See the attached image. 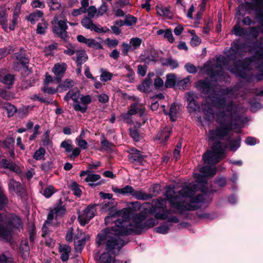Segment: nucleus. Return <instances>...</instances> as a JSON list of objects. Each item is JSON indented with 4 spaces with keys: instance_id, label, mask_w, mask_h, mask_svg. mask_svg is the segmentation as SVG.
<instances>
[{
    "instance_id": "c03bdc74",
    "label": "nucleus",
    "mask_w": 263,
    "mask_h": 263,
    "mask_svg": "<svg viewBox=\"0 0 263 263\" xmlns=\"http://www.w3.org/2000/svg\"><path fill=\"white\" fill-rule=\"evenodd\" d=\"M71 189L75 195L78 197H80L81 195L82 191L79 187V184L77 182H73L71 183Z\"/></svg>"
},
{
    "instance_id": "4468645a",
    "label": "nucleus",
    "mask_w": 263,
    "mask_h": 263,
    "mask_svg": "<svg viewBox=\"0 0 263 263\" xmlns=\"http://www.w3.org/2000/svg\"><path fill=\"white\" fill-rule=\"evenodd\" d=\"M196 95L194 92H189L186 95V99L188 102L187 108L190 112L199 111L200 105L195 100Z\"/></svg>"
},
{
    "instance_id": "e2e57ef3",
    "label": "nucleus",
    "mask_w": 263,
    "mask_h": 263,
    "mask_svg": "<svg viewBox=\"0 0 263 263\" xmlns=\"http://www.w3.org/2000/svg\"><path fill=\"white\" fill-rule=\"evenodd\" d=\"M190 83V78L189 77L179 81L178 82V85L179 88L184 89L185 88L187 85V84Z\"/></svg>"
},
{
    "instance_id": "338daca9",
    "label": "nucleus",
    "mask_w": 263,
    "mask_h": 263,
    "mask_svg": "<svg viewBox=\"0 0 263 263\" xmlns=\"http://www.w3.org/2000/svg\"><path fill=\"white\" fill-rule=\"evenodd\" d=\"M13 260L10 256L2 255L0 256V263H12Z\"/></svg>"
},
{
    "instance_id": "bf43d9fd",
    "label": "nucleus",
    "mask_w": 263,
    "mask_h": 263,
    "mask_svg": "<svg viewBox=\"0 0 263 263\" xmlns=\"http://www.w3.org/2000/svg\"><path fill=\"white\" fill-rule=\"evenodd\" d=\"M108 10V5L105 3L103 2L102 4L101 5L100 8L98 10V17L103 15Z\"/></svg>"
},
{
    "instance_id": "69168bd1",
    "label": "nucleus",
    "mask_w": 263,
    "mask_h": 263,
    "mask_svg": "<svg viewBox=\"0 0 263 263\" xmlns=\"http://www.w3.org/2000/svg\"><path fill=\"white\" fill-rule=\"evenodd\" d=\"M42 142L44 145H48L51 141L49 139V132L46 131L43 135Z\"/></svg>"
},
{
    "instance_id": "f8f14e48",
    "label": "nucleus",
    "mask_w": 263,
    "mask_h": 263,
    "mask_svg": "<svg viewBox=\"0 0 263 263\" xmlns=\"http://www.w3.org/2000/svg\"><path fill=\"white\" fill-rule=\"evenodd\" d=\"M94 205H89L85 208L78 217V220L82 226H84L88 223L95 215Z\"/></svg>"
},
{
    "instance_id": "bb28decb",
    "label": "nucleus",
    "mask_w": 263,
    "mask_h": 263,
    "mask_svg": "<svg viewBox=\"0 0 263 263\" xmlns=\"http://www.w3.org/2000/svg\"><path fill=\"white\" fill-rule=\"evenodd\" d=\"M152 83V80L149 77H147L145 80L138 86V89L144 92H147L150 90V86Z\"/></svg>"
},
{
    "instance_id": "a18cd8bd",
    "label": "nucleus",
    "mask_w": 263,
    "mask_h": 263,
    "mask_svg": "<svg viewBox=\"0 0 263 263\" xmlns=\"http://www.w3.org/2000/svg\"><path fill=\"white\" fill-rule=\"evenodd\" d=\"M171 225L165 224L161 225L155 229V231L158 233L166 234L168 232Z\"/></svg>"
},
{
    "instance_id": "412c9836",
    "label": "nucleus",
    "mask_w": 263,
    "mask_h": 263,
    "mask_svg": "<svg viewBox=\"0 0 263 263\" xmlns=\"http://www.w3.org/2000/svg\"><path fill=\"white\" fill-rule=\"evenodd\" d=\"M112 191L117 194H122L124 195L130 194L133 195L134 194V189L130 185H126L122 189H119L116 186L112 187Z\"/></svg>"
},
{
    "instance_id": "4be33fe9",
    "label": "nucleus",
    "mask_w": 263,
    "mask_h": 263,
    "mask_svg": "<svg viewBox=\"0 0 263 263\" xmlns=\"http://www.w3.org/2000/svg\"><path fill=\"white\" fill-rule=\"evenodd\" d=\"M101 178V176L98 174H92L91 172L88 173L87 176L84 179V181L89 183L91 187H93L101 184L100 182L93 183V182L99 180Z\"/></svg>"
},
{
    "instance_id": "e433bc0d",
    "label": "nucleus",
    "mask_w": 263,
    "mask_h": 263,
    "mask_svg": "<svg viewBox=\"0 0 263 263\" xmlns=\"http://www.w3.org/2000/svg\"><path fill=\"white\" fill-rule=\"evenodd\" d=\"M74 83L73 80L67 79L62 84L59 85L58 87L61 88V90L65 91L74 86Z\"/></svg>"
},
{
    "instance_id": "3c124183",
    "label": "nucleus",
    "mask_w": 263,
    "mask_h": 263,
    "mask_svg": "<svg viewBox=\"0 0 263 263\" xmlns=\"http://www.w3.org/2000/svg\"><path fill=\"white\" fill-rule=\"evenodd\" d=\"M228 142L231 151H235L240 146L239 139L230 140Z\"/></svg>"
},
{
    "instance_id": "a878e982",
    "label": "nucleus",
    "mask_w": 263,
    "mask_h": 263,
    "mask_svg": "<svg viewBox=\"0 0 263 263\" xmlns=\"http://www.w3.org/2000/svg\"><path fill=\"white\" fill-rule=\"evenodd\" d=\"M257 6L263 9V0H254ZM256 18L260 24L261 31L263 33V12L259 11L256 14Z\"/></svg>"
},
{
    "instance_id": "f257e3e1",
    "label": "nucleus",
    "mask_w": 263,
    "mask_h": 263,
    "mask_svg": "<svg viewBox=\"0 0 263 263\" xmlns=\"http://www.w3.org/2000/svg\"><path fill=\"white\" fill-rule=\"evenodd\" d=\"M231 54L226 58L223 56H217L213 61H209L200 68L199 73L210 76L211 82L208 79L200 80L196 84V87L208 95L214 105L220 110L217 114V122L220 126L215 129L209 132V139L213 141L216 139H222L229 135L235 128L233 122L237 120L238 107L232 101H227L226 97L230 96L236 98L238 96L237 91L240 88L238 86L226 89L217 88L215 81H221L227 76L223 71L224 67L232 73L239 77L245 78L246 70L255 67L258 69L260 73L256 76L258 80L263 79V50H257L255 56L245 61H237L234 59L239 50H229Z\"/></svg>"
},
{
    "instance_id": "c85d7f7f",
    "label": "nucleus",
    "mask_w": 263,
    "mask_h": 263,
    "mask_svg": "<svg viewBox=\"0 0 263 263\" xmlns=\"http://www.w3.org/2000/svg\"><path fill=\"white\" fill-rule=\"evenodd\" d=\"M157 33L158 35H163L164 37L170 43H173L174 41V38L171 29H159L157 31Z\"/></svg>"
},
{
    "instance_id": "58836bf2",
    "label": "nucleus",
    "mask_w": 263,
    "mask_h": 263,
    "mask_svg": "<svg viewBox=\"0 0 263 263\" xmlns=\"http://www.w3.org/2000/svg\"><path fill=\"white\" fill-rule=\"evenodd\" d=\"M137 18L130 14L126 15L124 18L125 25L132 26L137 23Z\"/></svg>"
},
{
    "instance_id": "cd10ccee",
    "label": "nucleus",
    "mask_w": 263,
    "mask_h": 263,
    "mask_svg": "<svg viewBox=\"0 0 263 263\" xmlns=\"http://www.w3.org/2000/svg\"><path fill=\"white\" fill-rule=\"evenodd\" d=\"M43 13L41 11H36L30 14L27 17L28 21L30 22L31 24H34L39 19L42 17Z\"/></svg>"
},
{
    "instance_id": "dca6fc26",
    "label": "nucleus",
    "mask_w": 263,
    "mask_h": 263,
    "mask_svg": "<svg viewBox=\"0 0 263 263\" xmlns=\"http://www.w3.org/2000/svg\"><path fill=\"white\" fill-rule=\"evenodd\" d=\"M9 189L11 192H15L19 196L22 195L25 192L24 188L21 183L13 179L9 181Z\"/></svg>"
},
{
    "instance_id": "9b49d317",
    "label": "nucleus",
    "mask_w": 263,
    "mask_h": 263,
    "mask_svg": "<svg viewBox=\"0 0 263 263\" xmlns=\"http://www.w3.org/2000/svg\"><path fill=\"white\" fill-rule=\"evenodd\" d=\"M81 24L85 28L94 31L97 33L107 32L109 31V29L107 27H102L93 23L90 17L88 16H85L81 20Z\"/></svg>"
},
{
    "instance_id": "ea45409f",
    "label": "nucleus",
    "mask_w": 263,
    "mask_h": 263,
    "mask_svg": "<svg viewBox=\"0 0 263 263\" xmlns=\"http://www.w3.org/2000/svg\"><path fill=\"white\" fill-rule=\"evenodd\" d=\"M55 192V190L52 185L46 187L43 191V195L46 198L51 197Z\"/></svg>"
},
{
    "instance_id": "7ed1b4c3",
    "label": "nucleus",
    "mask_w": 263,
    "mask_h": 263,
    "mask_svg": "<svg viewBox=\"0 0 263 263\" xmlns=\"http://www.w3.org/2000/svg\"><path fill=\"white\" fill-rule=\"evenodd\" d=\"M129 218V211L127 209H123L105 218L106 224L115 222V226L104 229L98 235L97 242L99 245L105 241L107 251L101 254L100 263H111V257L109 253L115 254L118 253L124 245V241L121 237L133 233L134 229L132 228Z\"/></svg>"
},
{
    "instance_id": "393cba45",
    "label": "nucleus",
    "mask_w": 263,
    "mask_h": 263,
    "mask_svg": "<svg viewBox=\"0 0 263 263\" xmlns=\"http://www.w3.org/2000/svg\"><path fill=\"white\" fill-rule=\"evenodd\" d=\"M59 251L61 253V259L63 261H66L69 258V254L71 251V248L67 245H61L59 247Z\"/></svg>"
},
{
    "instance_id": "052dcab7",
    "label": "nucleus",
    "mask_w": 263,
    "mask_h": 263,
    "mask_svg": "<svg viewBox=\"0 0 263 263\" xmlns=\"http://www.w3.org/2000/svg\"><path fill=\"white\" fill-rule=\"evenodd\" d=\"M86 12V8L84 7L81 6V7L79 9H74L72 10L71 13L72 15L74 16H77L79 15H81L83 13H85Z\"/></svg>"
},
{
    "instance_id": "79ce46f5",
    "label": "nucleus",
    "mask_w": 263,
    "mask_h": 263,
    "mask_svg": "<svg viewBox=\"0 0 263 263\" xmlns=\"http://www.w3.org/2000/svg\"><path fill=\"white\" fill-rule=\"evenodd\" d=\"M126 69L128 71V73L124 76L125 78V81L128 82H133L134 80V72L131 69L129 66L125 67Z\"/></svg>"
},
{
    "instance_id": "680f3d73",
    "label": "nucleus",
    "mask_w": 263,
    "mask_h": 263,
    "mask_svg": "<svg viewBox=\"0 0 263 263\" xmlns=\"http://www.w3.org/2000/svg\"><path fill=\"white\" fill-rule=\"evenodd\" d=\"M59 89V87H58V86L57 87V88H52V87H49L47 85H45L43 87L42 90L45 93H47L49 94H54L57 91V90Z\"/></svg>"
},
{
    "instance_id": "5fc2aeb1",
    "label": "nucleus",
    "mask_w": 263,
    "mask_h": 263,
    "mask_svg": "<svg viewBox=\"0 0 263 263\" xmlns=\"http://www.w3.org/2000/svg\"><path fill=\"white\" fill-rule=\"evenodd\" d=\"M181 148V143H178L176 145L174 151V157L177 160L180 157V151Z\"/></svg>"
},
{
    "instance_id": "f3484780",
    "label": "nucleus",
    "mask_w": 263,
    "mask_h": 263,
    "mask_svg": "<svg viewBox=\"0 0 263 263\" xmlns=\"http://www.w3.org/2000/svg\"><path fill=\"white\" fill-rule=\"evenodd\" d=\"M171 132V127L166 126L157 134L156 140H160L161 143H164L170 137Z\"/></svg>"
},
{
    "instance_id": "1a4fd4ad",
    "label": "nucleus",
    "mask_w": 263,
    "mask_h": 263,
    "mask_svg": "<svg viewBox=\"0 0 263 263\" xmlns=\"http://www.w3.org/2000/svg\"><path fill=\"white\" fill-rule=\"evenodd\" d=\"M52 31L53 33L61 37H63L66 34V30L68 28L66 21L60 20L55 17L52 21Z\"/></svg>"
},
{
    "instance_id": "37998d69",
    "label": "nucleus",
    "mask_w": 263,
    "mask_h": 263,
    "mask_svg": "<svg viewBox=\"0 0 263 263\" xmlns=\"http://www.w3.org/2000/svg\"><path fill=\"white\" fill-rule=\"evenodd\" d=\"M5 108L7 111L8 116L9 117L13 116L17 110L16 107L14 105L10 104H6L5 106Z\"/></svg>"
},
{
    "instance_id": "b1692460",
    "label": "nucleus",
    "mask_w": 263,
    "mask_h": 263,
    "mask_svg": "<svg viewBox=\"0 0 263 263\" xmlns=\"http://www.w3.org/2000/svg\"><path fill=\"white\" fill-rule=\"evenodd\" d=\"M76 58L75 61L77 63V66L82 65L88 59V57L84 50H77ZM73 59L74 60V58Z\"/></svg>"
},
{
    "instance_id": "0eeeda50",
    "label": "nucleus",
    "mask_w": 263,
    "mask_h": 263,
    "mask_svg": "<svg viewBox=\"0 0 263 263\" xmlns=\"http://www.w3.org/2000/svg\"><path fill=\"white\" fill-rule=\"evenodd\" d=\"M200 172L203 174L201 175L199 174H195L194 178L196 182L205 184L207 182L206 177H212L216 174V168L215 167H211L210 166H204L200 168Z\"/></svg>"
},
{
    "instance_id": "c756f323",
    "label": "nucleus",
    "mask_w": 263,
    "mask_h": 263,
    "mask_svg": "<svg viewBox=\"0 0 263 263\" xmlns=\"http://www.w3.org/2000/svg\"><path fill=\"white\" fill-rule=\"evenodd\" d=\"M179 106L175 103L172 104L168 115L172 121H176L178 118Z\"/></svg>"
},
{
    "instance_id": "a19ab883",
    "label": "nucleus",
    "mask_w": 263,
    "mask_h": 263,
    "mask_svg": "<svg viewBox=\"0 0 263 263\" xmlns=\"http://www.w3.org/2000/svg\"><path fill=\"white\" fill-rule=\"evenodd\" d=\"M47 28V24L45 21L40 23L37 25L36 33L37 34H43L45 33Z\"/></svg>"
},
{
    "instance_id": "de8ad7c7",
    "label": "nucleus",
    "mask_w": 263,
    "mask_h": 263,
    "mask_svg": "<svg viewBox=\"0 0 263 263\" xmlns=\"http://www.w3.org/2000/svg\"><path fill=\"white\" fill-rule=\"evenodd\" d=\"M86 12L89 17H98V10L95 6H91L89 7H88L86 8Z\"/></svg>"
},
{
    "instance_id": "6e6552de",
    "label": "nucleus",
    "mask_w": 263,
    "mask_h": 263,
    "mask_svg": "<svg viewBox=\"0 0 263 263\" xmlns=\"http://www.w3.org/2000/svg\"><path fill=\"white\" fill-rule=\"evenodd\" d=\"M13 58L17 60V64L20 65V70L24 75H28L30 73L27 64L29 63V60L25 54L20 50L13 55Z\"/></svg>"
},
{
    "instance_id": "f704fd0d",
    "label": "nucleus",
    "mask_w": 263,
    "mask_h": 263,
    "mask_svg": "<svg viewBox=\"0 0 263 263\" xmlns=\"http://www.w3.org/2000/svg\"><path fill=\"white\" fill-rule=\"evenodd\" d=\"M45 154V149L43 147H40L38 149L35 151L33 155V158L36 161L44 160Z\"/></svg>"
},
{
    "instance_id": "864d4df0",
    "label": "nucleus",
    "mask_w": 263,
    "mask_h": 263,
    "mask_svg": "<svg viewBox=\"0 0 263 263\" xmlns=\"http://www.w3.org/2000/svg\"><path fill=\"white\" fill-rule=\"evenodd\" d=\"M76 142L77 143V145L79 146V148H81L82 149H86L88 147V143L84 139H76Z\"/></svg>"
},
{
    "instance_id": "2eb2a0df",
    "label": "nucleus",
    "mask_w": 263,
    "mask_h": 263,
    "mask_svg": "<svg viewBox=\"0 0 263 263\" xmlns=\"http://www.w3.org/2000/svg\"><path fill=\"white\" fill-rule=\"evenodd\" d=\"M67 66L65 63H57L55 64L52 68V71L57 77L56 81L58 83H60L61 78L63 77L66 70Z\"/></svg>"
},
{
    "instance_id": "7c9ffc66",
    "label": "nucleus",
    "mask_w": 263,
    "mask_h": 263,
    "mask_svg": "<svg viewBox=\"0 0 263 263\" xmlns=\"http://www.w3.org/2000/svg\"><path fill=\"white\" fill-rule=\"evenodd\" d=\"M53 226V224L52 223V221L51 220H48L47 219L42 229V236L45 237L47 236L50 232V229H51V227Z\"/></svg>"
},
{
    "instance_id": "13d9d810",
    "label": "nucleus",
    "mask_w": 263,
    "mask_h": 263,
    "mask_svg": "<svg viewBox=\"0 0 263 263\" xmlns=\"http://www.w3.org/2000/svg\"><path fill=\"white\" fill-rule=\"evenodd\" d=\"M163 64L169 65L173 69L177 68L178 66L177 62L172 58H168L166 59L165 62H163Z\"/></svg>"
},
{
    "instance_id": "423d86ee",
    "label": "nucleus",
    "mask_w": 263,
    "mask_h": 263,
    "mask_svg": "<svg viewBox=\"0 0 263 263\" xmlns=\"http://www.w3.org/2000/svg\"><path fill=\"white\" fill-rule=\"evenodd\" d=\"M227 145L222 146L220 142L214 143L212 151H208L203 155V160L205 163L210 164H216L224 157V151Z\"/></svg>"
},
{
    "instance_id": "2f4dec72",
    "label": "nucleus",
    "mask_w": 263,
    "mask_h": 263,
    "mask_svg": "<svg viewBox=\"0 0 263 263\" xmlns=\"http://www.w3.org/2000/svg\"><path fill=\"white\" fill-rule=\"evenodd\" d=\"M202 109L208 120L214 118V111L211 105L209 104H204L202 105Z\"/></svg>"
},
{
    "instance_id": "6e6d98bb",
    "label": "nucleus",
    "mask_w": 263,
    "mask_h": 263,
    "mask_svg": "<svg viewBox=\"0 0 263 263\" xmlns=\"http://www.w3.org/2000/svg\"><path fill=\"white\" fill-rule=\"evenodd\" d=\"M142 41L138 37H134L131 39L130 44L131 46L134 48H138L140 47Z\"/></svg>"
},
{
    "instance_id": "473e14b6",
    "label": "nucleus",
    "mask_w": 263,
    "mask_h": 263,
    "mask_svg": "<svg viewBox=\"0 0 263 263\" xmlns=\"http://www.w3.org/2000/svg\"><path fill=\"white\" fill-rule=\"evenodd\" d=\"M14 80V76L10 73H7L4 79L2 81L3 84H4L8 88H10V86L13 84Z\"/></svg>"
},
{
    "instance_id": "4d7b16f0",
    "label": "nucleus",
    "mask_w": 263,
    "mask_h": 263,
    "mask_svg": "<svg viewBox=\"0 0 263 263\" xmlns=\"http://www.w3.org/2000/svg\"><path fill=\"white\" fill-rule=\"evenodd\" d=\"M61 147L64 148L67 153H70L73 149L72 145L68 141H64L61 144Z\"/></svg>"
},
{
    "instance_id": "ddd939ff",
    "label": "nucleus",
    "mask_w": 263,
    "mask_h": 263,
    "mask_svg": "<svg viewBox=\"0 0 263 263\" xmlns=\"http://www.w3.org/2000/svg\"><path fill=\"white\" fill-rule=\"evenodd\" d=\"M77 231V233L74 234V237L75 249L77 251L81 252L86 240H89L90 237L89 235H85L79 229Z\"/></svg>"
},
{
    "instance_id": "09e8293b",
    "label": "nucleus",
    "mask_w": 263,
    "mask_h": 263,
    "mask_svg": "<svg viewBox=\"0 0 263 263\" xmlns=\"http://www.w3.org/2000/svg\"><path fill=\"white\" fill-rule=\"evenodd\" d=\"M232 32L237 36H242L245 34V30L237 24L234 26Z\"/></svg>"
},
{
    "instance_id": "774afa93",
    "label": "nucleus",
    "mask_w": 263,
    "mask_h": 263,
    "mask_svg": "<svg viewBox=\"0 0 263 263\" xmlns=\"http://www.w3.org/2000/svg\"><path fill=\"white\" fill-rule=\"evenodd\" d=\"M0 96L6 100H9L12 98V95L9 91L0 89Z\"/></svg>"
},
{
    "instance_id": "49530a36",
    "label": "nucleus",
    "mask_w": 263,
    "mask_h": 263,
    "mask_svg": "<svg viewBox=\"0 0 263 263\" xmlns=\"http://www.w3.org/2000/svg\"><path fill=\"white\" fill-rule=\"evenodd\" d=\"M4 146L8 149L13 148L14 140L12 137H8L3 141Z\"/></svg>"
},
{
    "instance_id": "9d476101",
    "label": "nucleus",
    "mask_w": 263,
    "mask_h": 263,
    "mask_svg": "<svg viewBox=\"0 0 263 263\" xmlns=\"http://www.w3.org/2000/svg\"><path fill=\"white\" fill-rule=\"evenodd\" d=\"M66 208L65 205L62 204V202L60 200V203L55 205L52 209H51L48 214V220L52 221L54 219L58 221V220L63 217L66 213Z\"/></svg>"
},
{
    "instance_id": "0e129e2a",
    "label": "nucleus",
    "mask_w": 263,
    "mask_h": 263,
    "mask_svg": "<svg viewBox=\"0 0 263 263\" xmlns=\"http://www.w3.org/2000/svg\"><path fill=\"white\" fill-rule=\"evenodd\" d=\"M31 5L33 8H42L45 7L44 3L42 1H41L40 0H32Z\"/></svg>"
},
{
    "instance_id": "20e7f679",
    "label": "nucleus",
    "mask_w": 263,
    "mask_h": 263,
    "mask_svg": "<svg viewBox=\"0 0 263 263\" xmlns=\"http://www.w3.org/2000/svg\"><path fill=\"white\" fill-rule=\"evenodd\" d=\"M8 203V199L0 187V210ZM23 224L19 217L12 213L0 214V238L8 240L11 238L14 229L22 228Z\"/></svg>"
},
{
    "instance_id": "6ab92c4d",
    "label": "nucleus",
    "mask_w": 263,
    "mask_h": 263,
    "mask_svg": "<svg viewBox=\"0 0 263 263\" xmlns=\"http://www.w3.org/2000/svg\"><path fill=\"white\" fill-rule=\"evenodd\" d=\"M77 40L80 43L86 44L88 47L92 48H102L101 45L97 42L95 40L91 39H86L82 35L77 36Z\"/></svg>"
},
{
    "instance_id": "4c0bfd02",
    "label": "nucleus",
    "mask_w": 263,
    "mask_h": 263,
    "mask_svg": "<svg viewBox=\"0 0 263 263\" xmlns=\"http://www.w3.org/2000/svg\"><path fill=\"white\" fill-rule=\"evenodd\" d=\"M113 76V74L104 69H101V74L100 76V80L102 82H107L110 80Z\"/></svg>"
},
{
    "instance_id": "aec40b11",
    "label": "nucleus",
    "mask_w": 263,
    "mask_h": 263,
    "mask_svg": "<svg viewBox=\"0 0 263 263\" xmlns=\"http://www.w3.org/2000/svg\"><path fill=\"white\" fill-rule=\"evenodd\" d=\"M145 111V107L143 104L139 103H134L130 104V108L128 110L129 114L132 115H136L138 113L140 116H142Z\"/></svg>"
},
{
    "instance_id": "8fccbe9b",
    "label": "nucleus",
    "mask_w": 263,
    "mask_h": 263,
    "mask_svg": "<svg viewBox=\"0 0 263 263\" xmlns=\"http://www.w3.org/2000/svg\"><path fill=\"white\" fill-rule=\"evenodd\" d=\"M104 43L107 47L110 48H113L118 44L119 41L116 39H110L109 38L106 39L104 41Z\"/></svg>"
},
{
    "instance_id": "5701e85b",
    "label": "nucleus",
    "mask_w": 263,
    "mask_h": 263,
    "mask_svg": "<svg viewBox=\"0 0 263 263\" xmlns=\"http://www.w3.org/2000/svg\"><path fill=\"white\" fill-rule=\"evenodd\" d=\"M156 10L157 14L160 16L168 18L172 17V13L170 7L158 6L156 7Z\"/></svg>"
},
{
    "instance_id": "f03ea898",
    "label": "nucleus",
    "mask_w": 263,
    "mask_h": 263,
    "mask_svg": "<svg viewBox=\"0 0 263 263\" xmlns=\"http://www.w3.org/2000/svg\"><path fill=\"white\" fill-rule=\"evenodd\" d=\"M196 190V184H194L184 186L178 192H176L173 188L168 187L165 193L166 199L160 198L155 202L154 212L155 218H148L145 213L137 214L133 217L131 221L132 228L134 229L133 233H138L140 230L144 228H153L158 223V219L167 218L171 212L166 209V200L168 201L171 208L180 214L200 208L204 198L202 195L193 197Z\"/></svg>"
},
{
    "instance_id": "72a5a7b5",
    "label": "nucleus",
    "mask_w": 263,
    "mask_h": 263,
    "mask_svg": "<svg viewBox=\"0 0 263 263\" xmlns=\"http://www.w3.org/2000/svg\"><path fill=\"white\" fill-rule=\"evenodd\" d=\"M133 196L139 200H146L152 198L153 195L151 194H145L141 191H136L134 190Z\"/></svg>"
},
{
    "instance_id": "c9c22d12",
    "label": "nucleus",
    "mask_w": 263,
    "mask_h": 263,
    "mask_svg": "<svg viewBox=\"0 0 263 263\" xmlns=\"http://www.w3.org/2000/svg\"><path fill=\"white\" fill-rule=\"evenodd\" d=\"M176 76L173 74L166 75V80L165 83V86L167 88L173 87L176 84Z\"/></svg>"
},
{
    "instance_id": "a211bd4d",
    "label": "nucleus",
    "mask_w": 263,
    "mask_h": 263,
    "mask_svg": "<svg viewBox=\"0 0 263 263\" xmlns=\"http://www.w3.org/2000/svg\"><path fill=\"white\" fill-rule=\"evenodd\" d=\"M144 156L142 155L140 151L136 149H131L128 155V158L131 162L141 163L143 160Z\"/></svg>"
},
{
    "instance_id": "39448f33",
    "label": "nucleus",
    "mask_w": 263,
    "mask_h": 263,
    "mask_svg": "<svg viewBox=\"0 0 263 263\" xmlns=\"http://www.w3.org/2000/svg\"><path fill=\"white\" fill-rule=\"evenodd\" d=\"M70 99L73 101V108L77 111L85 112L87 106L91 102V97L89 95H81L78 90H70L64 97V100L68 102Z\"/></svg>"
},
{
    "instance_id": "603ef678",
    "label": "nucleus",
    "mask_w": 263,
    "mask_h": 263,
    "mask_svg": "<svg viewBox=\"0 0 263 263\" xmlns=\"http://www.w3.org/2000/svg\"><path fill=\"white\" fill-rule=\"evenodd\" d=\"M186 70L190 73H195L197 72V68L193 64L188 63L184 66Z\"/></svg>"
}]
</instances>
